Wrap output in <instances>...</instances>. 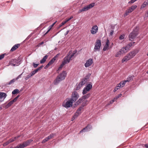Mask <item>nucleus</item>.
<instances>
[{
    "label": "nucleus",
    "mask_w": 148,
    "mask_h": 148,
    "mask_svg": "<svg viewBox=\"0 0 148 148\" xmlns=\"http://www.w3.org/2000/svg\"><path fill=\"white\" fill-rule=\"evenodd\" d=\"M90 93H88L82 97V99H83L84 101L86 99L90 97Z\"/></svg>",
    "instance_id": "21"
},
{
    "label": "nucleus",
    "mask_w": 148,
    "mask_h": 148,
    "mask_svg": "<svg viewBox=\"0 0 148 148\" xmlns=\"http://www.w3.org/2000/svg\"><path fill=\"white\" fill-rule=\"evenodd\" d=\"M7 96L6 93L4 92H0V99L3 101Z\"/></svg>",
    "instance_id": "16"
},
{
    "label": "nucleus",
    "mask_w": 148,
    "mask_h": 148,
    "mask_svg": "<svg viewBox=\"0 0 148 148\" xmlns=\"http://www.w3.org/2000/svg\"><path fill=\"white\" fill-rule=\"evenodd\" d=\"M33 65L34 68H36L39 65V64H35L33 62L32 63Z\"/></svg>",
    "instance_id": "40"
},
{
    "label": "nucleus",
    "mask_w": 148,
    "mask_h": 148,
    "mask_svg": "<svg viewBox=\"0 0 148 148\" xmlns=\"http://www.w3.org/2000/svg\"><path fill=\"white\" fill-rule=\"evenodd\" d=\"M80 84H79L77 86V87H76V90H79L81 88V87L82 86L81 85H80Z\"/></svg>",
    "instance_id": "36"
},
{
    "label": "nucleus",
    "mask_w": 148,
    "mask_h": 148,
    "mask_svg": "<svg viewBox=\"0 0 148 148\" xmlns=\"http://www.w3.org/2000/svg\"><path fill=\"white\" fill-rule=\"evenodd\" d=\"M19 96H20L19 95L17 96L16 97H15L12 100V101H13L14 102L16 101L17 100L18 98L19 97Z\"/></svg>",
    "instance_id": "41"
},
{
    "label": "nucleus",
    "mask_w": 148,
    "mask_h": 148,
    "mask_svg": "<svg viewBox=\"0 0 148 148\" xmlns=\"http://www.w3.org/2000/svg\"><path fill=\"white\" fill-rule=\"evenodd\" d=\"M80 84H79L77 86V87H76V90H79L81 88V87L82 86L81 85H80Z\"/></svg>",
    "instance_id": "37"
},
{
    "label": "nucleus",
    "mask_w": 148,
    "mask_h": 148,
    "mask_svg": "<svg viewBox=\"0 0 148 148\" xmlns=\"http://www.w3.org/2000/svg\"><path fill=\"white\" fill-rule=\"evenodd\" d=\"M77 52V50H75V51H74L73 52V53L74 54H75V53H76Z\"/></svg>",
    "instance_id": "63"
},
{
    "label": "nucleus",
    "mask_w": 148,
    "mask_h": 148,
    "mask_svg": "<svg viewBox=\"0 0 148 148\" xmlns=\"http://www.w3.org/2000/svg\"><path fill=\"white\" fill-rule=\"evenodd\" d=\"M56 23V22H54L52 25H51L50 26L48 27V28H49V29H50L51 30V29L52 27L54 26V25Z\"/></svg>",
    "instance_id": "45"
},
{
    "label": "nucleus",
    "mask_w": 148,
    "mask_h": 148,
    "mask_svg": "<svg viewBox=\"0 0 148 148\" xmlns=\"http://www.w3.org/2000/svg\"><path fill=\"white\" fill-rule=\"evenodd\" d=\"M143 4H144L145 5H148V2H144V3H143Z\"/></svg>",
    "instance_id": "62"
},
{
    "label": "nucleus",
    "mask_w": 148,
    "mask_h": 148,
    "mask_svg": "<svg viewBox=\"0 0 148 148\" xmlns=\"http://www.w3.org/2000/svg\"><path fill=\"white\" fill-rule=\"evenodd\" d=\"M10 143L8 141L7 142H6L4 143V144L3 145L4 146L5 145H8V144Z\"/></svg>",
    "instance_id": "51"
},
{
    "label": "nucleus",
    "mask_w": 148,
    "mask_h": 148,
    "mask_svg": "<svg viewBox=\"0 0 148 148\" xmlns=\"http://www.w3.org/2000/svg\"><path fill=\"white\" fill-rule=\"evenodd\" d=\"M30 73H31V74L32 75H34L36 73V72L34 70L32 72Z\"/></svg>",
    "instance_id": "50"
},
{
    "label": "nucleus",
    "mask_w": 148,
    "mask_h": 148,
    "mask_svg": "<svg viewBox=\"0 0 148 148\" xmlns=\"http://www.w3.org/2000/svg\"><path fill=\"white\" fill-rule=\"evenodd\" d=\"M84 106L83 105L82 106H81L79 108L78 110H77L75 114L77 115H78L81 113V112H80L81 110L82 109L83 107H84Z\"/></svg>",
    "instance_id": "24"
},
{
    "label": "nucleus",
    "mask_w": 148,
    "mask_h": 148,
    "mask_svg": "<svg viewBox=\"0 0 148 148\" xmlns=\"http://www.w3.org/2000/svg\"><path fill=\"white\" fill-rule=\"evenodd\" d=\"M50 29L48 28V30L45 33V34H44V35H45L46 34H47L50 31Z\"/></svg>",
    "instance_id": "56"
},
{
    "label": "nucleus",
    "mask_w": 148,
    "mask_h": 148,
    "mask_svg": "<svg viewBox=\"0 0 148 148\" xmlns=\"http://www.w3.org/2000/svg\"><path fill=\"white\" fill-rule=\"evenodd\" d=\"M48 140L47 138L46 137L45 139H44L42 141V143H45L46 142L48 141Z\"/></svg>",
    "instance_id": "43"
},
{
    "label": "nucleus",
    "mask_w": 148,
    "mask_h": 148,
    "mask_svg": "<svg viewBox=\"0 0 148 148\" xmlns=\"http://www.w3.org/2000/svg\"><path fill=\"white\" fill-rule=\"evenodd\" d=\"M16 81L15 79H14L10 80V82L7 83V85H10Z\"/></svg>",
    "instance_id": "32"
},
{
    "label": "nucleus",
    "mask_w": 148,
    "mask_h": 148,
    "mask_svg": "<svg viewBox=\"0 0 148 148\" xmlns=\"http://www.w3.org/2000/svg\"><path fill=\"white\" fill-rule=\"evenodd\" d=\"M66 75V71H63L62 73L58 75L56 79L54 81L55 85L58 84L60 82L65 79Z\"/></svg>",
    "instance_id": "2"
},
{
    "label": "nucleus",
    "mask_w": 148,
    "mask_h": 148,
    "mask_svg": "<svg viewBox=\"0 0 148 148\" xmlns=\"http://www.w3.org/2000/svg\"><path fill=\"white\" fill-rule=\"evenodd\" d=\"M65 64L64 63V62H62V63L60 66L62 68V67H63Z\"/></svg>",
    "instance_id": "55"
},
{
    "label": "nucleus",
    "mask_w": 148,
    "mask_h": 148,
    "mask_svg": "<svg viewBox=\"0 0 148 148\" xmlns=\"http://www.w3.org/2000/svg\"><path fill=\"white\" fill-rule=\"evenodd\" d=\"M71 53V51H69L68 55L64 58L62 62H64L65 64L70 62L71 59H70V58L69 57V55H70Z\"/></svg>",
    "instance_id": "11"
},
{
    "label": "nucleus",
    "mask_w": 148,
    "mask_h": 148,
    "mask_svg": "<svg viewBox=\"0 0 148 148\" xmlns=\"http://www.w3.org/2000/svg\"><path fill=\"white\" fill-rule=\"evenodd\" d=\"M121 87V85H120V84H118L116 85V86L115 88L113 90L114 92H115L116 91H117L118 89H119Z\"/></svg>",
    "instance_id": "27"
},
{
    "label": "nucleus",
    "mask_w": 148,
    "mask_h": 148,
    "mask_svg": "<svg viewBox=\"0 0 148 148\" xmlns=\"http://www.w3.org/2000/svg\"><path fill=\"white\" fill-rule=\"evenodd\" d=\"M33 141L32 139H30L27 140L26 141L24 142L26 145L27 146L29 145V144Z\"/></svg>",
    "instance_id": "25"
},
{
    "label": "nucleus",
    "mask_w": 148,
    "mask_h": 148,
    "mask_svg": "<svg viewBox=\"0 0 148 148\" xmlns=\"http://www.w3.org/2000/svg\"><path fill=\"white\" fill-rule=\"evenodd\" d=\"M93 63V59L92 58H89L87 60L84 64V66L86 67L87 68L91 66Z\"/></svg>",
    "instance_id": "13"
},
{
    "label": "nucleus",
    "mask_w": 148,
    "mask_h": 148,
    "mask_svg": "<svg viewBox=\"0 0 148 148\" xmlns=\"http://www.w3.org/2000/svg\"><path fill=\"white\" fill-rule=\"evenodd\" d=\"M65 23L64 21L62 22L59 25V27H61L62 26L65 24Z\"/></svg>",
    "instance_id": "49"
},
{
    "label": "nucleus",
    "mask_w": 148,
    "mask_h": 148,
    "mask_svg": "<svg viewBox=\"0 0 148 148\" xmlns=\"http://www.w3.org/2000/svg\"><path fill=\"white\" fill-rule=\"evenodd\" d=\"M90 90L84 87V89L83 90L82 93L83 95H85Z\"/></svg>",
    "instance_id": "26"
},
{
    "label": "nucleus",
    "mask_w": 148,
    "mask_h": 148,
    "mask_svg": "<svg viewBox=\"0 0 148 148\" xmlns=\"http://www.w3.org/2000/svg\"><path fill=\"white\" fill-rule=\"evenodd\" d=\"M92 128V127L91 125H88L85 127L82 130L80 131V133H82L83 132H88Z\"/></svg>",
    "instance_id": "14"
},
{
    "label": "nucleus",
    "mask_w": 148,
    "mask_h": 148,
    "mask_svg": "<svg viewBox=\"0 0 148 148\" xmlns=\"http://www.w3.org/2000/svg\"><path fill=\"white\" fill-rule=\"evenodd\" d=\"M6 55L5 53H4L0 55V60L2 59L4 57V56Z\"/></svg>",
    "instance_id": "42"
},
{
    "label": "nucleus",
    "mask_w": 148,
    "mask_h": 148,
    "mask_svg": "<svg viewBox=\"0 0 148 148\" xmlns=\"http://www.w3.org/2000/svg\"><path fill=\"white\" fill-rule=\"evenodd\" d=\"M48 56L47 55L45 56L43 58L41 59L40 61V63L42 64L44 63L46 61V59H47Z\"/></svg>",
    "instance_id": "20"
},
{
    "label": "nucleus",
    "mask_w": 148,
    "mask_h": 148,
    "mask_svg": "<svg viewBox=\"0 0 148 148\" xmlns=\"http://www.w3.org/2000/svg\"><path fill=\"white\" fill-rule=\"evenodd\" d=\"M133 76H130L128 77L127 79L125 80V81H126L127 82H129L132 81L133 79Z\"/></svg>",
    "instance_id": "28"
},
{
    "label": "nucleus",
    "mask_w": 148,
    "mask_h": 148,
    "mask_svg": "<svg viewBox=\"0 0 148 148\" xmlns=\"http://www.w3.org/2000/svg\"><path fill=\"white\" fill-rule=\"evenodd\" d=\"M22 145H23V148L24 147H27V146L25 144V143H24V142H23L22 144Z\"/></svg>",
    "instance_id": "59"
},
{
    "label": "nucleus",
    "mask_w": 148,
    "mask_h": 148,
    "mask_svg": "<svg viewBox=\"0 0 148 148\" xmlns=\"http://www.w3.org/2000/svg\"><path fill=\"white\" fill-rule=\"evenodd\" d=\"M101 46V42L100 40H97L95 44V47L94 49V51H99Z\"/></svg>",
    "instance_id": "7"
},
{
    "label": "nucleus",
    "mask_w": 148,
    "mask_h": 148,
    "mask_svg": "<svg viewBox=\"0 0 148 148\" xmlns=\"http://www.w3.org/2000/svg\"><path fill=\"white\" fill-rule=\"evenodd\" d=\"M90 75L91 74L90 73H88L86 76L84 78L82 79L79 83V84H80V85L82 86L85 84L88 81L89 78L90 77Z\"/></svg>",
    "instance_id": "10"
},
{
    "label": "nucleus",
    "mask_w": 148,
    "mask_h": 148,
    "mask_svg": "<svg viewBox=\"0 0 148 148\" xmlns=\"http://www.w3.org/2000/svg\"><path fill=\"white\" fill-rule=\"evenodd\" d=\"M84 101L83 99H82V97L79 98L77 101L75 102V103L74 104V107L77 106Z\"/></svg>",
    "instance_id": "18"
},
{
    "label": "nucleus",
    "mask_w": 148,
    "mask_h": 148,
    "mask_svg": "<svg viewBox=\"0 0 148 148\" xmlns=\"http://www.w3.org/2000/svg\"><path fill=\"white\" fill-rule=\"evenodd\" d=\"M22 74L20 75H19L15 79L16 80H17L18 79H19L20 78H21V75H22Z\"/></svg>",
    "instance_id": "52"
},
{
    "label": "nucleus",
    "mask_w": 148,
    "mask_h": 148,
    "mask_svg": "<svg viewBox=\"0 0 148 148\" xmlns=\"http://www.w3.org/2000/svg\"><path fill=\"white\" fill-rule=\"evenodd\" d=\"M43 66H41L40 67L38 68L37 69H35L34 71H35L36 72V73L38 72V71L40 70L43 67Z\"/></svg>",
    "instance_id": "35"
},
{
    "label": "nucleus",
    "mask_w": 148,
    "mask_h": 148,
    "mask_svg": "<svg viewBox=\"0 0 148 148\" xmlns=\"http://www.w3.org/2000/svg\"><path fill=\"white\" fill-rule=\"evenodd\" d=\"M137 53L138 51L136 50L130 52L125 57L123 58L122 60V63H123L124 62L130 60L134 57Z\"/></svg>",
    "instance_id": "1"
},
{
    "label": "nucleus",
    "mask_w": 148,
    "mask_h": 148,
    "mask_svg": "<svg viewBox=\"0 0 148 148\" xmlns=\"http://www.w3.org/2000/svg\"><path fill=\"white\" fill-rule=\"evenodd\" d=\"M134 42H131L130 43H129L125 47V48L127 49L128 50H129L130 48L132 46H134Z\"/></svg>",
    "instance_id": "17"
},
{
    "label": "nucleus",
    "mask_w": 148,
    "mask_h": 148,
    "mask_svg": "<svg viewBox=\"0 0 148 148\" xmlns=\"http://www.w3.org/2000/svg\"><path fill=\"white\" fill-rule=\"evenodd\" d=\"M127 81H125V80H124L123 82H121L119 84H120V85H121V87H123L125 85L126 82H127Z\"/></svg>",
    "instance_id": "29"
},
{
    "label": "nucleus",
    "mask_w": 148,
    "mask_h": 148,
    "mask_svg": "<svg viewBox=\"0 0 148 148\" xmlns=\"http://www.w3.org/2000/svg\"><path fill=\"white\" fill-rule=\"evenodd\" d=\"M44 43V42H42L40 43H39L38 45L37 46L38 47H39L40 45H42V44H43Z\"/></svg>",
    "instance_id": "53"
},
{
    "label": "nucleus",
    "mask_w": 148,
    "mask_h": 148,
    "mask_svg": "<svg viewBox=\"0 0 148 148\" xmlns=\"http://www.w3.org/2000/svg\"><path fill=\"white\" fill-rule=\"evenodd\" d=\"M98 27L96 25L93 26L90 30V32L92 34H95L98 31Z\"/></svg>",
    "instance_id": "12"
},
{
    "label": "nucleus",
    "mask_w": 148,
    "mask_h": 148,
    "mask_svg": "<svg viewBox=\"0 0 148 148\" xmlns=\"http://www.w3.org/2000/svg\"><path fill=\"white\" fill-rule=\"evenodd\" d=\"M78 116V115H77L76 114H75V115L73 116L71 119L72 121H73L75 119V118Z\"/></svg>",
    "instance_id": "44"
},
{
    "label": "nucleus",
    "mask_w": 148,
    "mask_h": 148,
    "mask_svg": "<svg viewBox=\"0 0 148 148\" xmlns=\"http://www.w3.org/2000/svg\"><path fill=\"white\" fill-rule=\"evenodd\" d=\"M122 54V53L120 50L116 53L115 56L116 57H119Z\"/></svg>",
    "instance_id": "30"
},
{
    "label": "nucleus",
    "mask_w": 148,
    "mask_h": 148,
    "mask_svg": "<svg viewBox=\"0 0 148 148\" xmlns=\"http://www.w3.org/2000/svg\"><path fill=\"white\" fill-rule=\"evenodd\" d=\"M122 54L126 53L128 51L125 47H123L120 50Z\"/></svg>",
    "instance_id": "23"
},
{
    "label": "nucleus",
    "mask_w": 148,
    "mask_h": 148,
    "mask_svg": "<svg viewBox=\"0 0 148 148\" xmlns=\"http://www.w3.org/2000/svg\"><path fill=\"white\" fill-rule=\"evenodd\" d=\"M79 96L78 93L76 91H74L72 94L71 97L70 99L73 102H75L78 98Z\"/></svg>",
    "instance_id": "9"
},
{
    "label": "nucleus",
    "mask_w": 148,
    "mask_h": 148,
    "mask_svg": "<svg viewBox=\"0 0 148 148\" xmlns=\"http://www.w3.org/2000/svg\"><path fill=\"white\" fill-rule=\"evenodd\" d=\"M14 102L12 101V100L10 101L6 106V107L8 108L10 107L12 104L14 103Z\"/></svg>",
    "instance_id": "31"
},
{
    "label": "nucleus",
    "mask_w": 148,
    "mask_h": 148,
    "mask_svg": "<svg viewBox=\"0 0 148 148\" xmlns=\"http://www.w3.org/2000/svg\"><path fill=\"white\" fill-rule=\"evenodd\" d=\"M73 103V102L70 99H66L64 101L62 106L66 108H68L71 107Z\"/></svg>",
    "instance_id": "4"
},
{
    "label": "nucleus",
    "mask_w": 148,
    "mask_h": 148,
    "mask_svg": "<svg viewBox=\"0 0 148 148\" xmlns=\"http://www.w3.org/2000/svg\"><path fill=\"white\" fill-rule=\"evenodd\" d=\"M20 46V44H16L14 45L11 48L10 51H13L15 50L18 47Z\"/></svg>",
    "instance_id": "19"
},
{
    "label": "nucleus",
    "mask_w": 148,
    "mask_h": 148,
    "mask_svg": "<svg viewBox=\"0 0 148 148\" xmlns=\"http://www.w3.org/2000/svg\"><path fill=\"white\" fill-rule=\"evenodd\" d=\"M54 136V134H51L49 136L47 137L49 140L53 138Z\"/></svg>",
    "instance_id": "34"
},
{
    "label": "nucleus",
    "mask_w": 148,
    "mask_h": 148,
    "mask_svg": "<svg viewBox=\"0 0 148 148\" xmlns=\"http://www.w3.org/2000/svg\"><path fill=\"white\" fill-rule=\"evenodd\" d=\"M15 140V139L14 138H12L10 139L8 141L10 143H11L13 142Z\"/></svg>",
    "instance_id": "38"
},
{
    "label": "nucleus",
    "mask_w": 148,
    "mask_h": 148,
    "mask_svg": "<svg viewBox=\"0 0 148 148\" xmlns=\"http://www.w3.org/2000/svg\"><path fill=\"white\" fill-rule=\"evenodd\" d=\"M21 63L19 59H14L11 60L9 62V64L14 66L19 65Z\"/></svg>",
    "instance_id": "6"
},
{
    "label": "nucleus",
    "mask_w": 148,
    "mask_h": 148,
    "mask_svg": "<svg viewBox=\"0 0 148 148\" xmlns=\"http://www.w3.org/2000/svg\"><path fill=\"white\" fill-rule=\"evenodd\" d=\"M109 45V41L108 39H107L106 40V44L104 46L103 50V51H106L108 50V47Z\"/></svg>",
    "instance_id": "15"
},
{
    "label": "nucleus",
    "mask_w": 148,
    "mask_h": 148,
    "mask_svg": "<svg viewBox=\"0 0 148 148\" xmlns=\"http://www.w3.org/2000/svg\"><path fill=\"white\" fill-rule=\"evenodd\" d=\"M95 5V3H91L88 5H87L83 8L79 10L78 13H80L82 12L86 11L88 10L90 8H92Z\"/></svg>",
    "instance_id": "5"
},
{
    "label": "nucleus",
    "mask_w": 148,
    "mask_h": 148,
    "mask_svg": "<svg viewBox=\"0 0 148 148\" xmlns=\"http://www.w3.org/2000/svg\"><path fill=\"white\" fill-rule=\"evenodd\" d=\"M19 92V90L18 89H14L12 92V94L13 95H15L16 93H18Z\"/></svg>",
    "instance_id": "33"
},
{
    "label": "nucleus",
    "mask_w": 148,
    "mask_h": 148,
    "mask_svg": "<svg viewBox=\"0 0 148 148\" xmlns=\"http://www.w3.org/2000/svg\"><path fill=\"white\" fill-rule=\"evenodd\" d=\"M138 29L136 27L134 29L132 32H131L129 35V40L130 41H132L135 38L138 34Z\"/></svg>",
    "instance_id": "3"
},
{
    "label": "nucleus",
    "mask_w": 148,
    "mask_h": 148,
    "mask_svg": "<svg viewBox=\"0 0 148 148\" xmlns=\"http://www.w3.org/2000/svg\"><path fill=\"white\" fill-rule=\"evenodd\" d=\"M85 88L90 90L92 88V83L89 82V83L85 87Z\"/></svg>",
    "instance_id": "22"
},
{
    "label": "nucleus",
    "mask_w": 148,
    "mask_h": 148,
    "mask_svg": "<svg viewBox=\"0 0 148 148\" xmlns=\"http://www.w3.org/2000/svg\"><path fill=\"white\" fill-rule=\"evenodd\" d=\"M113 32H114V30H111V31L110 32V34L112 36L113 35Z\"/></svg>",
    "instance_id": "57"
},
{
    "label": "nucleus",
    "mask_w": 148,
    "mask_h": 148,
    "mask_svg": "<svg viewBox=\"0 0 148 148\" xmlns=\"http://www.w3.org/2000/svg\"><path fill=\"white\" fill-rule=\"evenodd\" d=\"M69 31H70L69 30H67L66 31V33L65 34V36L66 35L68 34V33H69Z\"/></svg>",
    "instance_id": "61"
},
{
    "label": "nucleus",
    "mask_w": 148,
    "mask_h": 148,
    "mask_svg": "<svg viewBox=\"0 0 148 148\" xmlns=\"http://www.w3.org/2000/svg\"><path fill=\"white\" fill-rule=\"evenodd\" d=\"M75 54L74 53H73L70 56V55H69V57L71 59H72L71 58L74 56Z\"/></svg>",
    "instance_id": "54"
},
{
    "label": "nucleus",
    "mask_w": 148,
    "mask_h": 148,
    "mask_svg": "<svg viewBox=\"0 0 148 148\" xmlns=\"http://www.w3.org/2000/svg\"><path fill=\"white\" fill-rule=\"evenodd\" d=\"M146 5H145L143 3V4L142 5L140 8V9H141L143 8H145L146 7Z\"/></svg>",
    "instance_id": "46"
},
{
    "label": "nucleus",
    "mask_w": 148,
    "mask_h": 148,
    "mask_svg": "<svg viewBox=\"0 0 148 148\" xmlns=\"http://www.w3.org/2000/svg\"><path fill=\"white\" fill-rule=\"evenodd\" d=\"M137 7L136 5H133L130 7L129 9L126 10L124 14V16H126L128 15L129 14L131 13Z\"/></svg>",
    "instance_id": "8"
},
{
    "label": "nucleus",
    "mask_w": 148,
    "mask_h": 148,
    "mask_svg": "<svg viewBox=\"0 0 148 148\" xmlns=\"http://www.w3.org/2000/svg\"><path fill=\"white\" fill-rule=\"evenodd\" d=\"M18 148H23V145L22 144H20L18 145Z\"/></svg>",
    "instance_id": "48"
},
{
    "label": "nucleus",
    "mask_w": 148,
    "mask_h": 148,
    "mask_svg": "<svg viewBox=\"0 0 148 148\" xmlns=\"http://www.w3.org/2000/svg\"><path fill=\"white\" fill-rule=\"evenodd\" d=\"M20 137V135H19V136H16V137H15L14 138H15V140H16V139H17V138H19V137Z\"/></svg>",
    "instance_id": "60"
},
{
    "label": "nucleus",
    "mask_w": 148,
    "mask_h": 148,
    "mask_svg": "<svg viewBox=\"0 0 148 148\" xmlns=\"http://www.w3.org/2000/svg\"><path fill=\"white\" fill-rule=\"evenodd\" d=\"M33 75H32L31 74V73H30L28 75H27V76L29 78L31 77Z\"/></svg>",
    "instance_id": "58"
},
{
    "label": "nucleus",
    "mask_w": 148,
    "mask_h": 148,
    "mask_svg": "<svg viewBox=\"0 0 148 148\" xmlns=\"http://www.w3.org/2000/svg\"><path fill=\"white\" fill-rule=\"evenodd\" d=\"M145 147L146 148H148V144H146L145 145Z\"/></svg>",
    "instance_id": "64"
},
{
    "label": "nucleus",
    "mask_w": 148,
    "mask_h": 148,
    "mask_svg": "<svg viewBox=\"0 0 148 148\" xmlns=\"http://www.w3.org/2000/svg\"><path fill=\"white\" fill-rule=\"evenodd\" d=\"M125 37V35L124 34H122V35H121L119 38L120 40H122Z\"/></svg>",
    "instance_id": "39"
},
{
    "label": "nucleus",
    "mask_w": 148,
    "mask_h": 148,
    "mask_svg": "<svg viewBox=\"0 0 148 148\" xmlns=\"http://www.w3.org/2000/svg\"><path fill=\"white\" fill-rule=\"evenodd\" d=\"M136 0H131L130 1L128 2L129 3H132L134 2Z\"/></svg>",
    "instance_id": "47"
}]
</instances>
